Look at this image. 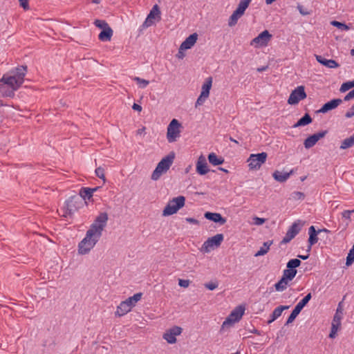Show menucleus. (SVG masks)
<instances>
[{"label":"nucleus","instance_id":"obj_1","mask_svg":"<svg viewBox=\"0 0 354 354\" xmlns=\"http://www.w3.org/2000/svg\"><path fill=\"white\" fill-rule=\"evenodd\" d=\"M109 217L106 212L100 213L87 230L85 236L78 244V254H88L95 246L102 236Z\"/></svg>","mask_w":354,"mask_h":354},{"label":"nucleus","instance_id":"obj_64","mask_svg":"<svg viewBox=\"0 0 354 354\" xmlns=\"http://www.w3.org/2000/svg\"><path fill=\"white\" fill-rule=\"evenodd\" d=\"M219 169H220L221 171H223L225 172V173H228V170H227V169H224V168H221H221H219Z\"/></svg>","mask_w":354,"mask_h":354},{"label":"nucleus","instance_id":"obj_19","mask_svg":"<svg viewBox=\"0 0 354 354\" xmlns=\"http://www.w3.org/2000/svg\"><path fill=\"white\" fill-rule=\"evenodd\" d=\"M196 170L200 175H205L209 172V169L205 157L201 155L196 162Z\"/></svg>","mask_w":354,"mask_h":354},{"label":"nucleus","instance_id":"obj_46","mask_svg":"<svg viewBox=\"0 0 354 354\" xmlns=\"http://www.w3.org/2000/svg\"><path fill=\"white\" fill-rule=\"evenodd\" d=\"M204 286L208 290H215L218 287V282H209V283H205Z\"/></svg>","mask_w":354,"mask_h":354},{"label":"nucleus","instance_id":"obj_32","mask_svg":"<svg viewBox=\"0 0 354 354\" xmlns=\"http://www.w3.org/2000/svg\"><path fill=\"white\" fill-rule=\"evenodd\" d=\"M96 190L97 188H82L80 192V194L83 199H90L92 197L93 192Z\"/></svg>","mask_w":354,"mask_h":354},{"label":"nucleus","instance_id":"obj_60","mask_svg":"<svg viewBox=\"0 0 354 354\" xmlns=\"http://www.w3.org/2000/svg\"><path fill=\"white\" fill-rule=\"evenodd\" d=\"M266 3L268 5L272 4L273 2H274L276 0H265Z\"/></svg>","mask_w":354,"mask_h":354},{"label":"nucleus","instance_id":"obj_58","mask_svg":"<svg viewBox=\"0 0 354 354\" xmlns=\"http://www.w3.org/2000/svg\"><path fill=\"white\" fill-rule=\"evenodd\" d=\"M145 129H145V127H143L142 128L139 129L137 131V133H138V134H142V133H143L145 132Z\"/></svg>","mask_w":354,"mask_h":354},{"label":"nucleus","instance_id":"obj_10","mask_svg":"<svg viewBox=\"0 0 354 354\" xmlns=\"http://www.w3.org/2000/svg\"><path fill=\"white\" fill-rule=\"evenodd\" d=\"M251 1L252 0H241L240 1L238 5V7L233 12V13L232 14V15L230 16V17L229 19V21H228L229 26L232 27L237 23V21L239 20V19L241 18L243 15L245 10L248 7Z\"/></svg>","mask_w":354,"mask_h":354},{"label":"nucleus","instance_id":"obj_49","mask_svg":"<svg viewBox=\"0 0 354 354\" xmlns=\"http://www.w3.org/2000/svg\"><path fill=\"white\" fill-rule=\"evenodd\" d=\"M190 284V281L188 279H178V285L183 288H187Z\"/></svg>","mask_w":354,"mask_h":354},{"label":"nucleus","instance_id":"obj_33","mask_svg":"<svg viewBox=\"0 0 354 354\" xmlns=\"http://www.w3.org/2000/svg\"><path fill=\"white\" fill-rule=\"evenodd\" d=\"M354 146V134L350 136L349 138H347L344 139L340 145L341 149H346L350 147H352Z\"/></svg>","mask_w":354,"mask_h":354},{"label":"nucleus","instance_id":"obj_21","mask_svg":"<svg viewBox=\"0 0 354 354\" xmlns=\"http://www.w3.org/2000/svg\"><path fill=\"white\" fill-rule=\"evenodd\" d=\"M299 228L297 223L292 224L288 230L285 236L281 241V244H286L289 243L299 232Z\"/></svg>","mask_w":354,"mask_h":354},{"label":"nucleus","instance_id":"obj_48","mask_svg":"<svg viewBox=\"0 0 354 354\" xmlns=\"http://www.w3.org/2000/svg\"><path fill=\"white\" fill-rule=\"evenodd\" d=\"M292 198L294 200H302L304 198V195L301 192H296L292 194Z\"/></svg>","mask_w":354,"mask_h":354},{"label":"nucleus","instance_id":"obj_40","mask_svg":"<svg viewBox=\"0 0 354 354\" xmlns=\"http://www.w3.org/2000/svg\"><path fill=\"white\" fill-rule=\"evenodd\" d=\"M326 134V131H322L319 132L317 133H315L313 135H311V146H313L316 144V142L323 138Z\"/></svg>","mask_w":354,"mask_h":354},{"label":"nucleus","instance_id":"obj_11","mask_svg":"<svg viewBox=\"0 0 354 354\" xmlns=\"http://www.w3.org/2000/svg\"><path fill=\"white\" fill-rule=\"evenodd\" d=\"M268 157L266 152H261L257 154H250L247 160L248 167L250 170H258L261 165L265 163Z\"/></svg>","mask_w":354,"mask_h":354},{"label":"nucleus","instance_id":"obj_2","mask_svg":"<svg viewBox=\"0 0 354 354\" xmlns=\"http://www.w3.org/2000/svg\"><path fill=\"white\" fill-rule=\"evenodd\" d=\"M26 67L21 66L6 73L0 79V96L13 97L24 81Z\"/></svg>","mask_w":354,"mask_h":354},{"label":"nucleus","instance_id":"obj_38","mask_svg":"<svg viewBox=\"0 0 354 354\" xmlns=\"http://www.w3.org/2000/svg\"><path fill=\"white\" fill-rule=\"evenodd\" d=\"M330 24L333 26L337 27L339 30L342 31H347L351 28L348 25L337 21H330Z\"/></svg>","mask_w":354,"mask_h":354},{"label":"nucleus","instance_id":"obj_62","mask_svg":"<svg viewBox=\"0 0 354 354\" xmlns=\"http://www.w3.org/2000/svg\"><path fill=\"white\" fill-rule=\"evenodd\" d=\"M100 1H101V0H92V2H93V3H96V4L100 3Z\"/></svg>","mask_w":354,"mask_h":354},{"label":"nucleus","instance_id":"obj_29","mask_svg":"<svg viewBox=\"0 0 354 354\" xmlns=\"http://www.w3.org/2000/svg\"><path fill=\"white\" fill-rule=\"evenodd\" d=\"M288 306H280L277 308H276L274 311L272 312V314L271 315V319L268 322V324L272 323L274 322L276 319H277L279 317L281 316L282 312L284 310L288 309Z\"/></svg>","mask_w":354,"mask_h":354},{"label":"nucleus","instance_id":"obj_23","mask_svg":"<svg viewBox=\"0 0 354 354\" xmlns=\"http://www.w3.org/2000/svg\"><path fill=\"white\" fill-rule=\"evenodd\" d=\"M204 216L207 220L219 223L220 225H224L226 223V219L219 213L207 212L205 213Z\"/></svg>","mask_w":354,"mask_h":354},{"label":"nucleus","instance_id":"obj_27","mask_svg":"<svg viewBox=\"0 0 354 354\" xmlns=\"http://www.w3.org/2000/svg\"><path fill=\"white\" fill-rule=\"evenodd\" d=\"M142 294L141 292L136 293L133 296L129 297L124 301L126 304L129 306V308L131 310L137 304L138 301H139L141 299Z\"/></svg>","mask_w":354,"mask_h":354},{"label":"nucleus","instance_id":"obj_54","mask_svg":"<svg viewBox=\"0 0 354 354\" xmlns=\"http://www.w3.org/2000/svg\"><path fill=\"white\" fill-rule=\"evenodd\" d=\"M185 221L193 225H199V221L194 218H186Z\"/></svg>","mask_w":354,"mask_h":354},{"label":"nucleus","instance_id":"obj_30","mask_svg":"<svg viewBox=\"0 0 354 354\" xmlns=\"http://www.w3.org/2000/svg\"><path fill=\"white\" fill-rule=\"evenodd\" d=\"M113 35V30L109 28H106L104 30H102L101 32L99 34V39L103 41H110Z\"/></svg>","mask_w":354,"mask_h":354},{"label":"nucleus","instance_id":"obj_26","mask_svg":"<svg viewBox=\"0 0 354 354\" xmlns=\"http://www.w3.org/2000/svg\"><path fill=\"white\" fill-rule=\"evenodd\" d=\"M208 160L214 166L220 165L224 162V158L217 156L215 153H210L208 155Z\"/></svg>","mask_w":354,"mask_h":354},{"label":"nucleus","instance_id":"obj_39","mask_svg":"<svg viewBox=\"0 0 354 354\" xmlns=\"http://www.w3.org/2000/svg\"><path fill=\"white\" fill-rule=\"evenodd\" d=\"M133 80L137 83L138 87L140 88H146L149 84L148 80L142 79L139 77H134Z\"/></svg>","mask_w":354,"mask_h":354},{"label":"nucleus","instance_id":"obj_44","mask_svg":"<svg viewBox=\"0 0 354 354\" xmlns=\"http://www.w3.org/2000/svg\"><path fill=\"white\" fill-rule=\"evenodd\" d=\"M95 172L97 177H99L100 179L103 180L104 183L106 181V178H105V176H104V169L102 167H99L96 168Z\"/></svg>","mask_w":354,"mask_h":354},{"label":"nucleus","instance_id":"obj_57","mask_svg":"<svg viewBox=\"0 0 354 354\" xmlns=\"http://www.w3.org/2000/svg\"><path fill=\"white\" fill-rule=\"evenodd\" d=\"M304 145L306 149L310 148V137H308L304 142Z\"/></svg>","mask_w":354,"mask_h":354},{"label":"nucleus","instance_id":"obj_15","mask_svg":"<svg viewBox=\"0 0 354 354\" xmlns=\"http://www.w3.org/2000/svg\"><path fill=\"white\" fill-rule=\"evenodd\" d=\"M272 38V35L268 31L261 32L257 37L254 38L250 44L256 47L266 46Z\"/></svg>","mask_w":354,"mask_h":354},{"label":"nucleus","instance_id":"obj_31","mask_svg":"<svg viewBox=\"0 0 354 354\" xmlns=\"http://www.w3.org/2000/svg\"><path fill=\"white\" fill-rule=\"evenodd\" d=\"M290 173L288 172L275 171L273 173L272 176L277 181L283 183L285 182L290 177Z\"/></svg>","mask_w":354,"mask_h":354},{"label":"nucleus","instance_id":"obj_6","mask_svg":"<svg viewBox=\"0 0 354 354\" xmlns=\"http://www.w3.org/2000/svg\"><path fill=\"white\" fill-rule=\"evenodd\" d=\"M245 310V308L243 306L236 307L223 322L222 328H227L238 322L244 315Z\"/></svg>","mask_w":354,"mask_h":354},{"label":"nucleus","instance_id":"obj_14","mask_svg":"<svg viewBox=\"0 0 354 354\" xmlns=\"http://www.w3.org/2000/svg\"><path fill=\"white\" fill-rule=\"evenodd\" d=\"M310 301V293H308L304 298L301 299L295 307L294 310L292 311L290 315L288 320L286 322V325L292 323L297 316L299 314L303 308Z\"/></svg>","mask_w":354,"mask_h":354},{"label":"nucleus","instance_id":"obj_4","mask_svg":"<svg viewBox=\"0 0 354 354\" xmlns=\"http://www.w3.org/2000/svg\"><path fill=\"white\" fill-rule=\"evenodd\" d=\"M82 203L80 198L72 196L65 201L64 206L59 210V214L64 217L71 216L80 208Z\"/></svg>","mask_w":354,"mask_h":354},{"label":"nucleus","instance_id":"obj_3","mask_svg":"<svg viewBox=\"0 0 354 354\" xmlns=\"http://www.w3.org/2000/svg\"><path fill=\"white\" fill-rule=\"evenodd\" d=\"M175 158V153L170 152L167 156L164 157L157 165L156 169L151 174V179L157 180L165 173H166L171 165H172Z\"/></svg>","mask_w":354,"mask_h":354},{"label":"nucleus","instance_id":"obj_16","mask_svg":"<svg viewBox=\"0 0 354 354\" xmlns=\"http://www.w3.org/2000/svg\"><path fill=\"white\" fill-rule=\"evenodd\" d=\"M182 328L179 326H173L167 329L163 334L162 337L169 344H175L176 342V336L182 333Z\"/></svg>","mask_w":354,"mask_h":354},{"label":"nucleus","instance_id":"obj_18","mask_svg":"<svg viewBox=\"0 0 354 354\" xmlns=\"http://www.w3.org/2000/svg\"><path fill=\"white\" fill-rule=\"evenodd\" d=\"M328 230L326 228L316 230L311 225V245L317 243L319 239L326 238Z\"/></svg>","mask_w":354,"mask_h":354},{"label":"nucleus","instance_id":"obj_34","mask_svg":"<svg viewBox=\"0 0 354 354\" xmlns=\"http://www.w3.org/2000/svg\"><path fill=\"white\" fill-rule=\"evenodd\" d=\"M290 281L282 278L274 285L277 291H283L289 285Z\"/></svg>","mask_w":354,"mask_h":354},{"label":"nucleus","instance_id":"obj_55","mask_svg":"<svg viewBox=\"0 0 354 354\" xmlns=\"http://www.w3.org/2000/svg\"><path fill=\"white\" fill-rule=\"evenodd\" d=\"M184 50H180V47L178 49V52L176 54V57L178 59H183L185 57V53H183Z\"/></svg>","mask_w":354,"mask_h":354},{"label":"nucleus","instance_id":"obj_59","mask_svg":"<svg viewBox=\"0 0 354 354\" xmlns=\"http://www.w3.org/2000/svg\"><path fill=\"white\" fill-rule=\"evenodd\" d=\"M308 256H309L308 254H307V255H298V257L301 259L305 260V259H307L308 258Z\"/></svg>","mask_w":354,"mask_h":354},{"label":"nucleus","instance_id":"obj_52","mask_svg":"<svg viewBox=\"0 0 354 354\" xmlns=\"http://www.w3.org/2000/svg\"><path fill=\"white\" fill-rule=\"evenodd\" d=\"M353 98H354V88L344 97V101H348Z\"/></svg>","mask_w":354,"mask_h":354},{"label":"nucleus","instance_id":"obj_53","mask_svg":"<svg viewBox=\"0 0 354 354\" xmlns=\"http://www.w3.org/2000/svg\"><path fill=\"white\" fill-rule=\"evenodd\" d=\"M345 116L348 118H352L353 116H354V104L352 106V107L350 109V110L346 113Z\"/></svg>","mask_w":354,"mask_h":354},{"label":"nucleus","instance_id":"obj_8","mask_svg":"<svg viewBox=\"0 0 354 354\" xmlns=\"http://www.w3.org/2000/svg\"><path fill=\"white\" fill-rule=\"evenodd\" d=\"M224 239L223 234H217L215 236L208 238L203 244L201 251L209 253L215 248H218Z\"/></svg>","mask_w":354,"mask_h":354},{"label":"nucleus","instance_id":"obj_28","mask_svg":"<svg viewBox=\"0 0 354 354\" xmlns=\"http://www.w3.org/2000/svg\"><path fill=\"white\" fill-rule=\"evenodd\" d=\"M142 294L141 292L136 293L133 296L129 297L124 301L126 304L129 306V308L131 310L137 304L138 301H139L141 299Z\"/></svg>","mask_w":354,"mask_h":354},{"label":"nucleus","instance_id":"obj_56","mask_svg":"<svg viewBox=\"0 0 354 354\" xmlns=\"http://www.w3.org/2000/svg\"><path fill=\"white\" fill-rule=\"evenodd\" d=\"M132 109L135 111L140 112L142 111V106L138 104L134 103L132 106Z\"/></svg>","mask_w":354,"mask_h":354},{"label":"nucleus","instance_id":"obj_24","mask_svg":"<svg viewBox=\"0 0 354 354\" xmlns=\"http://www.w3.org/2000/svg\"><path fill=\"white\" fill-rule=\"evenodd\" d=\"M316 59L319 63L329 68H335L339 66V64L334 59H328L321 55H316Z\"/></svg>","mask_w":354,"mask_h":354},{"label":"nucleus","instance_id":"obj_36","mask_svg":"<svg viewBox=\"0 0 354 354\" xmlns=\"http://www.w3.org/2000/svg\"><path fill=\"white\" fill-rule=\"evenodd\" d=\"M310 123V114L306 113L303 118L299 119L297 123L293 125V127H298L305 126Z\"/></svg>","mask_w":354,"mask_h":354},{"label":"nucleus","instance_id":"obj_20","mask_svg":"<svg viewBox=\"0 0 354 354\" xmlns=\"http://www.w3.org/2000/svg\"><path fill=\"white\" fill-rule=\"evenodd\" d=\"M342 100L341 99H333L324 104L320 109L317 110L315 111V113H327L328 111L333 110L335 108H337L339 104H342Z\"/></svg>","mask_w":354,"mask_h":354},{"label":"nucleus","instance_id":"obj_61","mask_svg":"<svg viewBox=\"0 0 354 354\" xmlns=\"http://www.w3.org/2000/svg\"><path fill=\"white\" fill-rule=\"evenodd\" d=\"M266 68H267V66H264V67H262V68H259L257 69V71L261 72V71H263L266 70Z\"/></svg>","mask_w":354,"mask_h":354},{"label":"nucleus","instance_id":"obj_37","mask_svg":"<svg viewBox=\"0 0 354 354\" xmlns=\"http://www.w3.org/2000/svg\"><path fill=\"white\" fill-rule=\"evenodd\" d=\"M272 242H265L262 247L260 248L259 250L255 254V257L263 256L266 254L271 245Z\"/></svg>","mask_w":354,"mask_h":354},{"label":"nucleus","instance_id":"obj_7","mask_svg":"<svg viewBox=\"0 0 354 354\" xmlns=\"http://www.w3.org/2000/svg\"><path fill=\"white\" fill-rule=\"evenodd\" d=\"M342 318H343V308L342 306V302H340L338 304L335 314L333 321H332L331 330H330V333L329 334L330 338L333 339L336 337L338 330L341 328Z\"/></svg>","mask_w":354,"mask_h":354},{"label":"nucleus","instance_id":"obj_42","mask_svg":"<svg viewBox=\"0 0 354 354\" xmlns=\"http://www.w3.org/2000/svg\"><path fill=\"white\" fill-rule=\"evenodd\" d=\"M94 24L95 25V26H97V28L102 29V30H104L106 28L110 27L109 26V24L104 20L96 19L94 21Z\"/></svg>","mask_w":354,"mask_h":354},{"label":"nucleus","instance_id":"obj_12","mask_svg":"<svg viewBox=\"0 0 354 354\" xmlns=\"http://www.w3.org/2000/svg\"><path fill=\"white\" fill-rule=\"evenodd\" d=\"M212 77H209L205 79L204 83L202 85L201 94L196 102V107L202 105L205 102V100L209 97V91L212 88Z\"/></svg>","mask_w":354,"mask_h":354},{"label":"nucleus","instance_id":"obj_41","mask_svg":"<svg viewBox=\"0 0 354 354\" xmlns=\"http://www.w3.org/2000/svg\"><path fill=\"white\" fill-rule=\"evenodd\" d=\"M301 261L298 259L290 260L287 263V268L295 269L300 266Z\"/></svg>","mask_w":354,"mask_h":354},{"label":"nucleus","instance_id":"obj_5","mask_svg":"<svg viewBox=\"0 0 354 354\" xmlns=\"http://www.w3.org/2000/svg\"><path fill=\"white\" fill-rule=\"evenodd\" d=\"M185 203V198L179 196L170 200L162 211V215L167 216L176 214Z\"/></svg>","mask_w":354,"mask_h":354},{"label":"nucleus","instance_id":"obj_35","mask_svg":"<svg viewBox=\"0 0 354 354\" xmlns=\"http://www.w3.org/2000/svg\"><path fill=\"white\" fill-rule=\"evenodd\" d=\"M296 274L297 270L295 269L288 268L283 271L282 278H285V279L290 282L294 279Z\"/></svg>","mask_w":354,"mask_h":354},{"label":"nucleus","instance_id":"obj_47","mask_svg":"<svg viewBox=\"0 0 354 354\" xmlns=\"http://www.w3.org/2000/svg\"><path fill=\"white\" fill-rule=\"evenodd\" d=\"M253 224L255 225H261L266 222L265 218H259L257 216L253 217Z\"/></svg>","mask_w":354,"mask_h":354},{"label":"nucleus","instance_id":"obj_51","mask_svg":"<svg viewBox=\"0 0 354 354\" xmlns=\"http://www.w3.org/2000/svg\"><path fill=\"white\" fill-rule=\"evenodd\" d=\"M20 6L24 9V10H28L29 9V5H28V0H19Z\"/></svg>","mask_w":354,"mask_h":354},{"label":"nucleus","instance_id":"obj_9","mask_svg":"<svg viewBox=\"0 0 354 354\" xmlns=\"http://www.w3.org/2000/svg\"><path fill=\"white\" fill-rule=\"evenodd\" d=\"M181 124L176 119H173L167 129V139L170 143L174 142L180 137Z\"/></svg>","mask_w":354,"mask_h":354},{"label":"nucleus","instance_id":"obj_22","mask_svg":"<svg viewBox=\"0 0 354 354\" xmlns=\"http://www.w3.org/2000/svg\"><path fill=\"white\" fill-rule=\"evenodd\" d=\"M198 39L197 33L190 35L185 40L180 44V50H188L192 48L196 44Z\"/></svg>","mask_w":354,"mask_h":354},{"label":"nucleus","instance_id":"obj_25","mask_svg":"<svg viewBox=\"0 0 354 354\" xmlns=\"http://www.w3.org/2000/svg\"><path fill=\"white\" fill-rule=\"evenodd\" d=\"M131 311L129 306L126 304L124 301H122L120 305L117 307V310L115 313L116 316L122 317L129 312Z\"/></svg>","mask_w":354,"mask_h":354},{"label":"nucleus","instance_id":"obj_63","mask_svg":"<svg viewBox=\"0 0 354 354\" xmlns=\"http://www.w3.org/2000/svg\"><path fill=\"white\" fill-rule=\"evenodd\" d=\"M191 168H192V166H191V165H189L188 167H187V168L185 169V172H186V173H188V172L189 171V170L191 169Z\"/></svg>","mask_w":354,"mask_h":354},{"label":"nucleus","instance_id":"obj_45","mask_svg":"<svg viewBox=\"0 0 354 354\" xmlns=\"http://www.w3.org/2000/svg\"><path fill=\"white\" fill-rule=\"evenodd\" d=\"M297 9L299 11L300 14L302 15H308L309 14L308 8L304 7L301 4L297 5Z\"/></svg>","mask_w":354,"mask_h":354},{"label":"nucleus","instance_id":"obj_50","mask_svg":"<svg viewBox=\"0 0 354 354\" xmlns=\"http://www.w3.org/2000/svg\"><path fill=\"white\" fill-rule=\"evenodd\" d=\"M354 212V209L353 210H345L342 213V216L343 218L346 219H350L351 214Z\"/></svg>","mask_w":354,"mask_h":354},{"label":"nucleus","instance_id":"obj_13","mask_svg":"<svg viewBox=\"0 0 354 354\" xmlns=\"http://www.w3.org/2000/svg\"><path fill=\"white\" fill-rule=\"evenodd\" d=\"M160 20V11L158 5H154L143 22L141 28L145 29L154 24V20Z\"/></svg>","mask_w":354,"mask_h":354},{"label":"nucleus","instance_id":"obj_17","mask_svg":"<svg viewBox=\"0 0 354 354\" xmlns=\"http://www.w3.org/2000/svg\"><path fill=\"white\" fill-rule=\"evenodd\" d=\"M306 97V94L304 91V86H298L296 89L292 91L288 100L289 104H297L299 102Z\"/></svg>","mask_w":354,"mask_h":354},{"label":"nucleus","instance_id":"obj_43","mask_svg":"<svg viewBox=\"0 0 354 354\" xmlns=\"http://www.w3.org/2000/svg\"><path fill=\"white\" fill-rule=\"evenodd\" d=\"M353 87H354V84L352 83V82H346L342 84L339 91L344 93L348 91Z\"/></svg>","mask_w":354,"mask_h":354}]
</instances>
